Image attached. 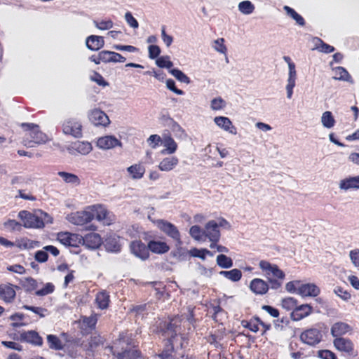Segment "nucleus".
<instances>
[{
  "label": "nucleus",
  "mask_w": 359,
  "mask_h": 359,
  "mask_svg": "<svg viewBox=\"0 0 359 359\" xmlns=\"http://www.w3.org/2000/svg\"><path fill=\"white\" fill-rule=\"evenodd\" d=\"M313 312V308L310 304H304L296 306L290 313V318L293 321H299L309 316Z\"/></svg>",
  "instance_id": "obj_18"
},
{
  "label": "nucleus",
  "mask_w": 359,
  "mask_h": 359,
  "mask_svg": "<svg viewBox=\"0 0 359 359\" xmlns=\"http://www.w3.org/2000/svg\"><path fill=\"white\" fill-rule=\"evenodd\" d=\"M149 251L157 255H162L170 250L169 245L164 241H150L147 244Z\"/></svg>",
  "instance_id": "obj_27"
},
{
  "label": "nucleus",
  "mask_w": 359,
  "mask_h": 359,
  "mask_svg": "<svg viewBox=\"0 0 359 359\" xmlns=\"http://www.w3.org/2000/svg\"><path fill=\"white\" fill-rule=\"evenodd\" d=\"M93 24L96 28L102 31L109 30L114 27V22L109 19L101 21L95 20Z\"/></svg>",
  "instance_id": "obj_50"
},
{
  "label": "nucleus",
  "mask_w": 359,
  "mask_h": 359,
  "mask_svg": "<svg viewBox=\"0 0 359 359\" xmlns=\"http://www.w3.org/2000/svg\"><path fill=\"white\" fill-rule=\"evenodd\" d=\"M179 159L177 157L172 155L162 158L158 165V168L162 172H170L173 170L178 165Z\"/></svg>",
  "instance_id": "obj_23"
},
{
  "label": "nucleus",
  "mask_w": 359,
  "mask_h": 359,
  "mask_svg": "<svg viewBox=\"0 0 359 359\" xmlns=\"http://www.w3.org/2000/svg\"><path fill=\"white\" fill-rule=\"evenodd\" d=\"M203 231L199 226L193 225L190 227L189 233L194 241L200 242L203 240Z\"/></svg>",
  "instance_id": "obj_40"
},
{
  "label": "nucleus",
  "mask_w": 359,
  "mask_h": 359,
  "mask_svg": "<svg viewBox=\"0 0 359 359\" xmlns=\"http://www.w3.org/2000/svg\"><path fill=\"white\" fill-rule=\"evenodd\" d=\"M322 339V334L319 330L316 328H309L304 331L300 334V340L309 346L318 344Z\"/></svg>",
  "instance_id": "obj_12"
},
{
  "label": "nucleus",
  "mask_w": 359,
  "mask_h": 359,
  "mask_svg": "<svg viewBox=\"0 0 359 359\" xmlns=\"http://www.w3.org/2000/svg\"><path fill=\"white\" fill-rule=\"evenodd\" d=\"M297 77V74L296 70L288 71L287 84L285 86L287 99H291L292 97L293 89L296 85Z\"/></svg>",
  "instance_id": "obj_31"
},
{
  "label": "nucleus",
  "mask_w": 359,
  "mask_h": 359,
  "mask_svg": "<svg viewBox=\"0 0 359 359\" xmlns=\"http://www.w3.org/2000/svg\"><path fill=\"white\" fill-rule=\"evenodd\" d=\"M339 189L343 192L359 190V175H348L338 182Z\"/></svg>",
  "instance_id": "obj_13"
},
{
  "label": "nucleus",
  "mask_w": 359,
  "mask_h": 359,
  "mask_svg": "<svg viewBox=\"0 0 359 359\" xmlns=\"http://www.w3.org/2000/svg\"><path fill=\"white\" fill-rule=\"evenodd\" d=\"M62 133L74 138H81L83 136V126L81 121L75 117L66 118L62 124Z\"/></svg>",
  "instance_id": "obj_3"
},
{
  "label": "nucleus",
  "mask_w": 359,
  "mask_h": 359,
  "mask_svg": "<svg viewBox=\"0 0 359 359\" xmlns=\"http://www.w3.org/2000/svg\"><path fill=\"white\" fill-rule=\"evenodd\" d=\"M283 9L285 11L287 14L290 15L296 22L300 25L304 26L305 24L304 18L298 14L293 8L289 7L288 6H285Z\"/></svg>",
  "instance_id": "obj_44"
},
{
  "label": "nucleus",
  "mask_w": 359,
  "mask_h": 359,
  "mask_svg": "<svg viewBox=\"0 0 359 359\" xmlns=\"http://www.w3.org/2000/svg\"><path fill=\"white\" fill-rule=\"evenodd\" d=\"M57 175L62 179V180L67 183L73 184L74 186H79L81 184V180L78 175L65 171L58 172Z\"/></svg>",
  "instance_id": "obj_33"
},
{
  "label": "nucleus",
  "mask_w": 359,
  "mask_h": 359,
  "mask_svg": "<svg viewBox=\"0 0 359 359\" xmlns=\"http://www.w3.org/2000/svg\"><path fill=\"white\" fill-rule=\"evenodd\" d=\"M182 243L179 244L176 243L175 249L170 253L171 256L175 258L179 262H182L187 259L189 255V250L182 246Z\"/></svg>",
  "instance_id": "obj_32"
},
{
  "label": "nucleus",
  "mask_w": 359,
  "mask_h": 359,
  "mask_svg": "<svg viewBox=\"0 0 359 359\" xmlns=\"http://www.w3.org/2000/svg\"><path fill=\"white\" fill-rule=\"evenodd\" d=\"M88 119L95 126L106 127L110 123L108 116L98 109H94L89 111Z\"/></svg>",
  "instance_id": "obj_14"
},
{
  "label": "nucleus",
  "mask_w": 359,
  "mask_h": 359,
  "mask_svg": "<svg viewBox=\"0 0 359 359\" xmlns=\"http://www.w3.org/2000/svg\"><path fill=\"white\" fill-rule=\"evenodd\" d=\"M39 219L43 223V228L44 227L46 224H52L53 222V217L48 215V213L39 210L38 211Z\"/></svg>",
  "instance_id": "obj_60"
},
{
  "label": "nucleus",
  "mask_w": 359,
  "mask_h": 359,
  "mask_svg": "<svg viewBox=\"0 0 359 359\" xmlns=\"http://www.w3.org/2000/svg\"><path fill=\"white\" fill-rule=\"evenodd\" d=\"M149 57L150 59H157L161 53L160 48L156 45H150L148 48Z\"/></svg>",
  "instance_id": "obj_63"
},
{
  "label": "nucleus",
  "mask_w": 359,
  "mask_h": 359,
  "mask_svg": "<svg viewBox=\"0 0 359 359\" xmlns=\"http://www.w3.org/2000/svg\"><path fill=\"white\" fill-rule=\"evenodd\" d=\"M23 309L34 313L35 314L38 315L40 318L45 317L46 313L47 312V310L42 307H36V306L24 305Z\"/></svg>",
  "instance_id": "obj_59"
},
{
  "label": "nucleus",
  "mask_w": 359,
  "mask_h": 359,
  "mask_svg": "<svg viewBox=\"0 0 359 359\" xmlns=\"http://www.w3.org/2000/svg\"><path fill=\"white\" fill-rule=\"evenodd\" d=\"M280 305L287 311H293L297 305V301L293 297H286L281 300Z\"/></svg>",
  "instance_id": "obj_46"
},
{
  "label": "nucleus",
  "mask_w": 359,
  "mask_h": 359,
  "mask_svg": "<svg viewBox=\"0 0 359 359\" xmlns=\"http://www.w3.org/2000/svg\"><path fill=\"white\" fill-rule=\"evenodd\" d=\"M169 72L179 81L189 84L190 83L189 78L181 70L178 69H171Z\"/></svg>",
  "instance_id": "obj_47"
},
{
  "label": "nucleus",
  "mask_w": 359,
  "mask_h": 359,
  "mask_svg": "<svg viewBox=\"0 0 359 359\" xmlns=\"http://www.w3.org/2000/svg\"><path fill=\"white\" fill-rule=\"evenodd\" d=\"M67 150L72 155L86 156L93 150L91 143L87 141H76L70 144Z\"/></svg>",
  "instance_id": "obj_11"
},
{
  "label": "nucleus",
  "mask_w": 359,
  "mask_h": 359,
  "mask_svg": "<svg viewBox=\"0 0 359 359\" xmlns=\"http://www.w3.org/2000/svg\"><path fill=\"white\" fill-rule=\"evenodd\" d=\"M57 240L65 247L77 248L81 245V236L67 231L57 234Z\"/></svg>",
  "instance_id": "obj_10"
},
{
  "label": "nucleus",
  "mask_w": 359,
  "mask_h": 359,
  "mask_svg": "<svg viewBox=\"0 0 359 359\" xmlns=\"http://www.w3.org/2000/svg\"><path fill=\"white\" fill-rule=\"evenodd\" d=\"M333 346L336 350L348 356L355 357L357 351H355L353 341L348 338L341 337L334 339Z\"/></svg>",
  "instance_id": "obj_6"
},
{
  "label": "nucleus",
  "mask_w": 359,
  "mask_h": 359,
  "mask_svg": "<svg viewBox=\"0 0 359 359\" xmlns=\"http://www.w3.org/2000/svg\"><path fill=\"white\" fill-rule=\"evenodd\" d=\"M18 218L22 222L23 227L26 229H42L43 223L39 219L38 211L32 213L27 210L18 212Z\"/></svg>",
  "instance_id": "obj_4"
},
{
  "label": "nucleus",
  "mask_w": 359,
  "mask_h": 359,
  "mask_svg": "<svg viewBox=\"0 0 359 359\" xmlns=\"http://www.w3.org/2000/svg\"><path fill=\"white\" fill-rule=\"evenodd\" d=\"M249 287L251 292L257 295H264L269 289L268 283L259 278L252 279L250 283Z\"/></svg>",
  "instance_id": "obj_20"
},
{
  "label": "nucleus",
  "mask_w": 359,
  "mask_h": 359,
  "mask_svg": "<svg viewBox=\"0 0 359 359\" xmlns=\"http://www.w3.org/2000/svg\"><path fill=\"white\" fill-rule=\"evenodd\" d=\"M165 84L167 88L169 89L170 91L173 92L174 93L178 95H182L184 94V92L182 90L177 89L176 88L175 82L174 80L169 79L166 80Z\"/></svg>",
  "instance_id": "obj_62"
},
{
  "label": "nucleus",
  "mask_w": 359,
  "mask_h": 359,
  "mask_svg": "<svg viewBox=\"0 0 359 359\" xmlns=\"http://www.w3.org/2000/svg\"><path fill=\"white\" fill-rule=\"evenodd\" d=\"M238 11L244 15H250L253 13L255 6L250 1H243L238 5Z\"/></svg>",
  "instance_id": "obj_43"
},
{
  "label": "nucleus",
  "mask_w": 359,
  "mask_h": 359,
  "mask_svg": "<svg viewBox=\"0 0 359 359\" xmlns=\"http://www.w3.org/2000/svg\"><path fill=\"white\" fill-rule=\"evenodd\" d=\"M219 275L232 282H238L242 278V273L238 269H233L230 271H221Z\"/></svg>",
  "instance_id": "obj_34"
},
{
  "label": "nucleus",
  "mask_w": 359,
  "mask_h": 359,
  "mask_svg": "<svg viewBox=\"0 0 359 359\" xmlns=\"http://www.w3.org/2000/svg\"><path fill=\"white\" fill-rule=\"evenodd\" d=\"M97 321V315H91L89 317H83L82 318V323L84 325H86L88 328H95V325Z\"/></svg>",
  "instance_id": "obj_58"
},
{
  "label": "nucleus",
  "mask_w": 359,
  "mask_h": 359,
  "mask_svg": "<svg viewBox=\"0 0 359 359\" xmlns=\"http://www.w3.org/2000/svg\"><path fill=\"white\" fill-rule=\"evenodd\" d=\"M130 250L135 257L142 261L147 260L149 257V248L140 241L131 242Z\"/></svg>",
  "instance_id": "obj_16"
},
{
  "label": "nucleus",
  "mask_w": 359,
  "mask_h": 359,
  "mask_svg": "<svg viewBox=\"0 0 359 359\" xmlns=\"http://www.w3.org/2000/svg\"><path fill=\"white\" fill-rule=\"evenodd\" d=\"M102 243V238L97 233H90L86 234L84 237L81 236V244L85 245L88 249H97Z\"/></svg>",
  "instance_id": "obj_17"
},
{
  "label": "nucleus",
  "mask_w": 359,
  "mask_h": 359,
  "mask_svg": "<svg viewBox=\"0 0 359 359\" xmlns=\"http://www.w3.org/2000/svg\"><path fill=\"white\" fill-rule=\"evenodd\" d=\"M163 138L158 135H151L147 140L149 146L152 149L157 148L161 143H162Z\"/></svg>",
  "instance_id": "obj_53"
},
{
  "label": "nucleus",
  "mask_w": 359,
  "mask_h": 359,
  "mask_svg": "<svg viewBox=\"0 0 359 359\" xmlns=\"http://www.w3.org/2000/svg\"><path fill=\"white\" fill-rule=\"evenodd\" d=\"M156 65L160 68H166L168 70L171 69L173 63L170 60L169 56L158 57L156 60Z\"/></svg>",
  "instance_id": "obj_49"
},
{
  "label": "nucleus",
  "mask_w": 359,
  "mask_h": 359,
  "mask_svg": "<svg viewBox=\"0 0 359 359\" xmlns=\"http://www.w3.org/2000/svg\"><path fill=\"white\" fill-rule=\"evenodd\" d=\"M55 290V286L51 283H47L43 288L36 291L35 294L37 296L43 297L51 294Z\"/></svg>",
  "instance_id": "obj_55"
},
{
  "label": "nucleus",
  "mask_w": 359,
  "mask_h": 359,
  "mask_svg": "<svg viewBox=\"0 0 359 359\" xmlns=\"http://www.w3.org/2000/svg\"><path fill=\"white\" fill-rule=\"evenodd\" d=\"M162 145L163 149L161 151L162 155H172L178 148V145L175 140L169 135L163 137Z\"/></svg>",
  "instance_id": "obj_24"
},
{
  "label": "nucleus",
  "mask_w": 359,
  "mask_h": 359,
  "mask_svg": "<svg viewBox=\"0 0 359 359\" xmlns=\"http://www.w3.org/2000/svg\"><path fill=\"white\" fill-rule=\"evenodd\" d=\"M226 105L225 101L220 97L212 99L210 102V107L213 111L222 109Z\"/></svg>",
  "instance_id": "obj_52"
},
{
  "label": "nucleus",
  "mask_w": 359,
  "mask_h": 359,
  "mask_svg": "<svg viewBox=\"0 0 359 359\" xmlns=\"http://www.w3.org/2000/svg\"><path fill=\"white\" fill-rule=\"evenodd\" d=\"M318 356L321 359H337L335 353L330 350L318 351Z\"/></svg>",
  "instance_id": "obj_64"
},
{
  "label": "nucleus",
  "mask_w": 359,
  "mask_h": 359,
  "mask_svg": "<svg viewBox=\"0 0 359 359\" xmlns=\"http://www.w3.org/2000/svg\"><path fill=\"white\" fill-rule=\"evenodd\" d=\"M124 18H125L126 22L130 27H132L133 29L138 28L139 24H138L137 20L133 16L131 13L126 12L125 13Z\"/></svg>",
  "instance_id": "obj_61"
},
{
  "label": "nucleus",
  "mask_w": 359,
  "mask_h": 359,
  "mask_svg": "<svg viewBox=\"0 0 359 359\" xmlns=\"http://www.w3.org/2000/svg\"><path fill=\"white\" fill-rule=\"evenodd\" d=\"M22 126L25 128L22 144L26 147H35L48 142L47 135L39 130L38 126L32 123H23Z\"/></svg>",
  "instance_id": "obj_1"
},
{
  "label": "nucleus",
  "mask_w": 359,
  "mask_h": 359,
  "mask_svg": "<svg viewBox=\"0 0 359 359\" xmlns=\"http://www.w3.org/2000/svg\"><path fill=\"white\" fill-rule=\"evenodd\" d=\"M66 219L71 224L76 226H83L92 221V215L88 207L82 211L74 212L66 217Z\"/></svg>",
  "instance_id": "obj_7"
},
{
  "label": "nucleus",
  "mask_w": 359,
  "mask_h": 359,
  "mask_svg": "<svg viewBox=\"0 0 359 359\" xmlns=\"http://www.w3.org/2000/svg\"><path fill=\"white\" fill-rule=\"evenodd\" d=\"M88 209L90 215H92V220L95 218L104 225H109L111 224V219L109 217V213L107 208L102 205L97 204L88 206Z\"/></svg>",
  "instance_id": "obj_8"
},
{
  "label": "nucleus",
  "mask_w": 359,
  "mask_h": 359,
  "mask_svg": "<svg viewBox=\"0 0 359 359\" xmlns=\"http://www.w3.org/2000/svg\"><path fill=\"white\" fill-rule=\"evenodd\" d=\"M321 123L323 126L327 129H330L334 127L335 120L331 111H326L322 114Z\"/></svg>",
  "instance_id": "obj_35"
},
{
  "label": "nucleus",
  "mask_w": 359,
  "mask_h": 359,
  "mask_svg": "<svg viewBox=\"0 0 359 359\" xmlns=\"http://www.w3.org/2000/svg\"><path fill=\"white\" fill-rule=\"evenodd\" d=\"M96 146L102 150H109L115 147H121L122 143L114 135H105L99 137Z\"/></svg>",
  "instance_id": "obj_15"
},
{
  "label": "nucleus",
  "mask_w": 359,
  "mask_h": 359,
  "mask_svg": "<svg viewBox=\"0 0 359 359\" xmlns=\"http://www.w3.org/2000/svg\"><path fill=\"white\" fill-rule=\"evenodd\" d=\"M154 223L168 237L179 244L182 243L180 233L173 224L163 219H158Z\"/></svg>",
  "instance_id": "obj_5"
},
{
  "label": "nucleus",
  "mask_w": 359,
  "mask_h": 359,
  "mask_svg": "<svg viewBox=\"0 0 359 359\" xmlns=\"http://www.w3.org/2000/svg\"><path fill=\"white\" fill-rule=\"evenodd\" d=\"M259 323L260 320L259 318H254L249 321L243 320L241 325L253 332H257L259 331Z\"/></svg>",
  "instance_id": "obj_45"
},
{
  "label": "nucleus",
  "mask_w": 359,
  "mask_h": 359,
  "mask_svg": "<svg viewBox=\"0 0 359 359\" xmlns=\"http://www.w3.org/2000/svg\"><path fill=\"white\" fill-rule=\"evenodd\" d=\"M217 264L222 269H229L233 266V260L224 254H220L216 257Z\"/></svg>",
  "instance_id": "obj_38"
},
{
  "label": "nucleus",
  "mask_w": 359,
  "mask_h": 359,
  "mask_svg": "<svg viewBox=\"0 0 359 359\" xmlns=\"http://www.w3.org/2000/svg\"><path fill=\"white\" fill-rule=\"evenodd\" d=\"M189 255L193 257H197L202 260H205L206 256H212V253L205 248L198 249L192 248L189 250Z\"/></svg>",
  "instance_id": "obj_36"
},
{
  "label": "nucleus",
  "mask_w": 359,
  "mask_h": 359,
  "mask_svg": "<svg viewBox=\"0 0 359 359\" xmlns=\"http://www.w3.org/2000/svg\"><path fill=\"white\" fill-rule=\"evenodd\" d=\"M259 266L273 289H278L281 286L285 275L276 264H271L266 260H260Z\"/></svg>",
  "instance_id": "obj_2"
},
{
  "label": "nucleus",
  "mask_w": 359,
  "mask_h": 359,
  "mask_svg": "<svg viewBox=\"0 0 359 359\" xmlns=\"http://www.w3.org/2000/svg\"><path fill=\"white\" fill-rule=\"evenodd\" d=\"M20 339L25 342L35 345L41 346L43 339L35 331H28L20 334Z\"/></svg>",
  "instance_id": "obj_26"
},
{
  "label": "nucleus",
  "mask_w": 359,
  "mask_h": 359,
  "mask_svg": "<svg viewBox=\"0 0 359 359\" xmlns=\"http://www.w3.org/2000/svg\"><path fill=\"white\" fill-rule=\"evenodd\" d=\"M204 236L208 238L210 242V248H213L215 243L218 242L221 237L220 231L217 229L216 220H210L205 225L203 231Z\"/></svg>",
  "instance_id": "obj_9"
},
{
  "label": "nucleus",
  "mask_w": 359,
  "mask_h": 359,
  "mask_svg": "<svg viewBox=\"0 0 359 359\" xmlns=\"http://www.w3.org/2000/svg\"><path fill=\"white\" fill-rule=\"evenodd\" d=\"M320 293V290L315 283L302 284L297 288V294L302 297H316Z\"/></svg>",
  "instance_id": "obj_21"
},
{
  "label": "nucleus",
  "mask_w": 359,
  "mask_h": 359,
  "mask_svg": "<svg viewBox=\"0 0 359 359\" xmlns=\"http://www.w3.org/2000/svg\"><path fill=\"white\" fill-rule=\"evenodd\" d=\"M102 57L103 60V62H124L126 61V58L123 57L121 54L108 50H102Z\"/></svg>",
  "instance_id": "obj_30"
},
{
  "label": "nucleus",
  "mask_w": 359,
  "mask_h": 359,
  "mask_svg": "<svg viewBox=\"0 0 359 359\" xmlns=\"http://www.w3.org/2000/svg\"><path fill=\"white\" fill-rule=\"evenodd\" d=\"M86 45L89 50L97 51L104 46V38L97 35L89 36L86 40Z\"/></svg>",
  "instance_id": "obj_28"
},
{
  "label": "nucleus",
  "mask_w": 359,
  "mask_h": 359,
  "mask_svg": "<svg viewBox=\"0 0 359 359\" xmlns=\"http://www.w3.org/2000/svg\"><path fill=\"white\" fill-rule=\"evenodd\" d=\"M352 331L351 327L346 323L337 322L334 323L330 329L331 335L334 338H341L343 335Z\"/></svg>",
  "instance_id": "obj_25"
},
{
  "label": "nucleus",
  "mask_w": 359,
  "mask_h": 359,
  "mask_svg": "<svg viewBox=\"0 0 359 359\" xmlns=\"http://www.w3.org/2000/svg\"><path fill=\"white\" fill-rule=\"evenodd\" d=\"M313 42L316 44V49L324 53H330L334 51V48L333 46H330L324 43L319 38H315Z\"/></svg>",
  "instance_id": "obj_42"
},
{
  "label": "nucleus",
  "mask_w": 359,
  "mask_h": 359,
  "mask_svg": "<svg viewBox=\"0 0 359 359\" xmlns=\"http://www.w3.org/2000/svg\"><path fill=\"white\" fill-rule=\"evenodd\" d=\"M47 341L50 349L62 350L63 348L61 340L56 335L48 334Z\"/></svg>",
  "instance_id": "obj_41"
},
{
  "label": "nucleus",
  "mask_w": 359,
  "mask_h": 359,
  "mask_svg": "<svg viewBox=\"0 0 359 359\" xmlns=\"http://www.w3.org/2000/svg\"><path fill=\"white\" fill-rule=\"evenodd\" d=\"M4 227L11 231H20L22 224L14 219H8L4 224Z\"/></svg>",
  "instance_id": "obj_56"
},
{
  "label": "nucleus",
  "mask_w": 359,
  "mask_h": 359,
  "mask_svg": "<svg viewBox=\"0 0 359 359\" xmlns=\"http://www.w3.org/2000/svg\"><path fill=\"white\" fill-rule=\"evenodd\" d=\"M23 318L24 316L22 313H15L11 316L10 318L11 320L13 321V323H12L11 325L13 328L25 326V323L22 322Z\"/></svg>",
  "instance_id": "obj_57"
},
{
  "label": "nucleus",
  "mask_w": 359,
  "mask_h": 359,
  "mask_svg": "<svg viewBox=\"0 0 359 359\" xmlns=\"http://www.w3.org/2000/svg\"><path fill=\"white\" fill-rule=\"evenodd\" d=\"M214 123L215 125L231 135H236V128L233 125L231 121L226 116H216L214 118Z\"/></svg>",
  "instance_id": "obj_22"
},
{
  "label": "nucleus",
  "mask_w": 359,
  "mask_h": 359,
  "mask_svg": "<svg viewBox=\"0 0 359 359\" xmlns=\"http://www.w3.org/2000/svg\"><path fill=\"white\" fill-rule=\"evenodd\" d=\"M212 48L215 50L222 54H225L226 52V47L224 45V39L223 38L215 40Z\"/></svg>",
  "instance_id": "obj_54"
},
{
  "label": "nucleus",
  "mask_w": 359,
  "mask_h": 359,
  "mask_svg": "<svg viewBox=\"0 0 359 359\" xmlns=\"http://www.w3.org/2000/svg\"><path fill=\"white\" fill-rule=\"evenodd\" d=\"M335 76L334 79L335 80H342L345 81H348L353 83L351 79V76L348 73V72L342 67H337L334 69Z\"/></svg>",
  "instance_id": "obj_39"
},
{
  "label": "nucleus",
  "mask_w": 359,
  "mask_h": 359,
  "mask_svg": "<svg viewBox=\"0 0 359 359\" xmlns=\"http://www.w3.org/2000/svg\"><path fill=\"white\" fill-rule=\"evenodd\" d=\"M333 292L338 297L346 302L348 301L351 297L350 292L340 286L334 287Z\"/></svg>",
  "instance_id": "obj_51"
},
{
  "label": "nucleus",
  "mask_w": 359,
  "mask_h": 359,
  "mask_svg": "<svg viewBox=\"0 0 359 359\" xmlns=\"http://www.w3.org/2000/svg\"><path fill=\"white\" fill-rule=\"evenodd\" d=\"M348 258L352 266L359 269V248H355L349 250Z\"/></svg>",
  "instance_id": "obj_48"
},
{
  "label": "nucleus",
  "mask_w": 359,
  "mask_h": 359,
  "mask_svg": "<svg viewBox=\"0 0 359 359\" xmlns=\"http://www.w3.org/2000/svg\"><path fill=\"white\" fill-rule=\"evenodd\" d=\"M15 286L11 283H5L0 285V298L6 303H11L16 295Z\"/></svg>",
  "instance_id": "obj_19"
},
{
  "label": "nucleus",
  "mask_w": 359,
  "mask_h": 359,
  "mask_svg": "<svg viewBox=\"0 0 359 359\" xmlns=\"http://www.w3.org/2000/svg\"><path fill=\"white\" fill-rule=\"evenodd\" d=\"M95 301L100 309H105L109 306V296L104 291L100 292L96 295Z\"/></svg>",
  "instance_id": "obj_37"
},
{
  "label": "nucleus",
  "mask_w": 359,
  "mask_h": 359,
  "mask_svg": "<svg viewBox=\"0 0 359 359\" xmlns=\"http://www.w3.org/2000/svg\"><path fill=\"white\" fill-rule=\"evenodd\" d=\"M127 172L133 180H140L145 173V168L140 163H135L127 168Z\"/></svg>",
  "instance_id": "obj_29"
}]
</instances>
